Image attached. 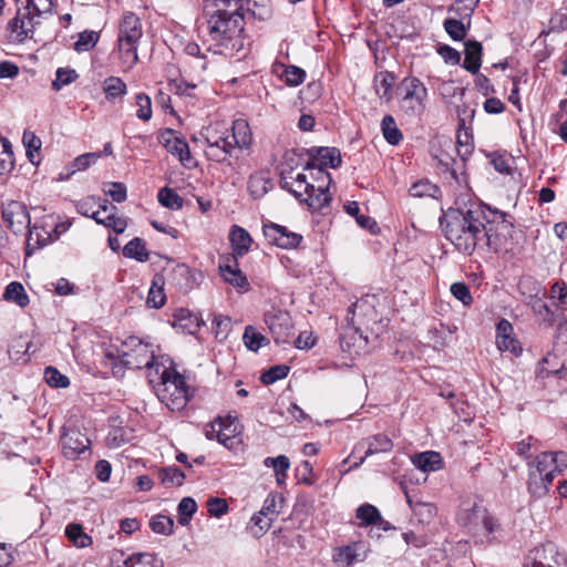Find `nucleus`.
<instances>
[{"instance_id": "2", "label": "nucleus", "mask_w": 567, "mask_h": 567, "mask_svg": "<svg viewBox=\"0 0 567 567\" xmlns=\"http://www.w3.org/2000/svg\"><path fill=\"white\" fill-rule=\"evenodd\" d=\"M445 221L446 238L466 255H472L481 244L496 250L513 228L504 214L495 213L494 219L488 220L480 207L450 210Z\"/></svg>"}, {"instance_id": "34", "label": "nucleus", "mask_w": 567, "mask_h": 567, "mask_svg": "<svg viewBox=\"0 0 567 567\" xmlns=\"http://www.w3.org/2000/svg\"><path fill=\"white\" fill-rule=\"evenodd\" d=\"M381 130L385 141L391 145H398L403 136L392 115H385L381 122Z\"/></svg>"}, {"instance_id": "37", "label": "nucleus", "mask_w": 567, "mask_h": 567, "mask_svg": "<svg viewBox=\"0 0 567 567\" xmlns=\"http://www.w3.org/2000/svg\"><path fill=\"white\" fill-rule=\"evenodd\" d=\"M229 134H231V131L229 132L223 123L212 124L200 131V136L204 138L206 146L216 144L218 147V141Z\"/></svg>"}, {"instance_id": "48", "label": "nucleus", "mask_w": 567, "mask_h": 567, "mask_svg": "<svg viewBox=\"0 0 567 567\" xmlns=\"http://www.w3.org/2000/svg\"><path fill=\"white\" fill-rule=\"evenodd\" d=\"M289 373V367L286 364H278L271 367L269 370L264 372L260 377V380L264 384L269 385L279 380L285 379Z\"/></svg>"}, {"instance_id": "14", "label": "nucleus", "mask_w": 567, "mask_h": 567, "mask_svg": "<svg viewBox=\"0 0 567 567\" xmlns=\"http://www.w3.org/2000/svg\"><path fill=\"white\" fill-rule=\"evenodd\" d=\"M60 444L63 455L69 460H75L89 449L90 440L78 429L63 427Z\"/></svg>"}, {"instance_id": "51", "label": "nucleus", "mask_w": 567, "mask_h": 567, "mask_svg": "<svg viewBox=\"0 0 567 567\" xmlns=\"http://www.w3.org/2000/svg\"><path fill=\"white\" fill-rule=\"evenodd\" d=\"M231 329V320L229 317L215 315L213 318V331L219 340H225Z\"/></svg>"}, {"instance_id": "42", "label": "nucleus", "mask_w": 567, "mask_h": 567, "mask_svg": "<svg viewBox=\"0 0 567 567\" xmlns=\"http://www.w3.org/2000/svg\"><path fill=\"white\" fill-rule=\"evenodd\" d=\"M197 511V504L192 497H184L179 502L177 506L178 512V523L182 526H186L189 524L192 516Z\"/></svg>"}, {"instance_id": "60", "label": "nucleus", "mask_w": 567, "mask_h": 567, "mask_svg": "<svg viewBox=\"0 0 567 567\" xmlns=\"http://www.w3.org/2000/svg\"><path fill=\"white\" fill-rule=\"evenodd\" d=\"M103 190L116 203H123L126 199V186L123 183H107Z\"/></svg>"}, {"instance_id": "46", "label": "nucleus", "mask_w": 567, "mask_h": 567, "mask_svg": "<svg viewBox=\"0 0 567 567\" xmlns=\"http://www.w3.org/2000/svg\"><path fill=\"white\" fill-rule=\"evenodd\" d=\"M100 39V34L95 31L85 30L79 34L73 48L76 52H85L93 49Z\"/></svg>"}, {"instance_id": "58", "label": "nucleus", "mask_w": 567, "mask_h": 567, "mask_svg": "<svg viewBox=\"0 0 567 567\" xmlns=\"http://www.w3.org/2000/svg\"><path fill=\"white\" fill-rule=\"evenodd\" d=\"M137 105L136 116L140 120L148 121L152 117V103L148 95L138 93L135 97Z\"/></svg>"}, {"instance_id": "50", "label": "nucleus", "mask_w": 567, "mask_h": 567, "mask_svg": "<svg viewBox=\"0 0 567 567\" xmlns=\"http://www.w3.org/2000/svg\"><path fill=\"white\" fill-rule=\"evenodd\" d=\"M150 526L154 533L169 535L173 533L174 520L166 515L152 517Z\"/></svg>"}, {"instance_id": "49", "label": "nucleus", "mask_w": 567, "mask_h": 567, "mask_svg": "<svg viewBox=\"0 0 567 567\" xmlns=\"http://www.w3.org/2000/svg\"><path fill=\"white\" fill-rule=\"evenodd\" d=\"M550 299L555 300L557 308L567 310V284L565 281H556L551 286Z\"/></svg>"}, {"instance_id": "57", "label": "nucleus", "mask_w": 567, "mask_h": 567, "mask_svg": "<svg viewBox=\"0 0 567 567\" xmlns=\"http://www.w3.org/2000/svg\"><path fill=\"white\" fill-rule=\"evenodd\" d=\"M165 293L162 286H158L157 281L154 280L150 288L146 303L151 308L158 309L165 303Z\"/></svg>"}, {"instance_id": "55", "label": "nucleus", "mask_w": 567, "mask_h": 567, "mask_svg": "<svg viewBox=\"0 0 567 567\" xmlns=\"http://www.w3.org/2000/svg\"><path fill=\"white\" fill-rule=\"evenodd\" d=\"M433 159L437 162V165L445 172H450L451 175L456 178V168L457 164L456 159L449 154L446 151L442 150L440 153L433 154Z\"/></svg>"}, {"instance_id": "30", "label": "nucleus", "mask_w": 567, "mask_h": 567, "mask_svg": "<svg viewBox=\"0 0 567 567\" xmlns=\"http://www.w3.org/2000/svg\"><path fill=\"white\" fill-rule=\"evenodd\" d=\"M105 365H110L113 374L123 375L124 367L122 365V343L120 346L111 344L104 350Z\"/></svg>"}, {"instance_id": "40", "label": "nucleus", "mask_w": 567, "mask_h": 567, "mask_svg": "<svg viewBox=\"0 0 567 567\" xmlns=\"http://www.w3.org/2000/svg\"><path fill=\"white\" fill-rule=\"evenodd\" d=\"M159 204L169 209H181L183 207V198L172 188L164 187L157 194Z\"/></svg>"}, {"instance_id": "59", "label": "nucleus", "mask_w": 567, "mask_h": 567, "mask_svg": "<svg viewBox=\"0 0 567 567\" xmlns=\"http://www.w3.org/2000/svg\"><path fill=\"white\" fill-rule=\"evenodd\" d=\"M76 78L78 74L74 70L60 68L56 71L55 80L52 82V87L59 91L62 86L72 83Z\"/></svg>"}, {"instance_id": "23", "label": "nucleus", "mask_w": 567, "mask_h": 567, "mask_svg": "<svg viewBox=\"0 0 567 567\" xmlns=\"http://www.w3.org/2000/svg\"><path fill=\"white\" fill-rule=\"evenodd\" d=\"M229 239L233 248V254L227 255L226 257H235L237 259L248 252L252 243L249 233L237 225L231 227Z\"/></svg>"}, {"instance_id": "45", "label": "nucleus", "mask_w": 567, "mask_h": 567, "mask_svg": "<svg viewBox=\"0 0 567 567\" xmlns=\"http://www.w3.org/2000/svg\"><path fill=\"white\" fill-rule=\"evenodd\" d=\"M13 167V152L11 143L0 137V176Z\"/></svg>"}, {"instance_id": "18", "label": "nucleus", "mask_w": 567, "mask_h": 567, "mask_svg": "<svg viewBox=\"0 0 567 567\" xmlns=\"http://www.w3.org/2000/svg\"><path fill=\"white\" fill-rule=\"evenodd\" d=\"M219 272L224 280L238 289H247V277L239 268L238 259L223 256L219 261Z\"/></svg>"}, {"instance_id": "26", "label": "nucleus", "mask_w": 567, "mask_h": 567, "mask_svg": "<svg viewBox=\"0 0 567 567\" xmlns=\"http://www.w3.org/2000/svg\"><path fill=\"white\" fill-rule=\"evenodd\" d=\"M272 187V182L264 172L252 174L248 181V192L254 198H261Z\"/></svg>"}, {"instance_id": "63", "label": "nucleus", "mask_w": 567, "mask_h": 567, "mask_svg": "<svg viewBox=\"0 0 567 567\" xmlns=\"http://www.w3.org/2000/svg\"><path fill=\"white\" fill-rule=\"evenodd\" d=\"M123 567H153V557L150 554H135L125 559Z\"/></svg>"}, {"instance_id": "24", "label": "nucleus", "mask_w": 567, "mask_h": 567, "mask_svg": "<svg viewBox=\"0 0 567 567\" xmlns=\"http://www.w3.org/2000/svg\"><path fill=\"white\" fill-rule=\"evenodd\" d=\"M482 43L475 40L465 42V59L463 68L472 74H477L482 65Z\"/></svg>"}, {"instance_id": "15", "label": "nucleus", "mask_w": 567, "mask_h": 567, "mask_svg": "<svg viewBox=\"0 0 567 567\" xmlns=\"http://www.w3.org/2000/svg\"><path fill=\"white\" fill-rule=\"evenodd\" d=\"M312 162L307 163L306 169L317 167L318 174L326 175L330 179V175L320 166L337 168L341 165V154L336 147H311L308 151Z\"/></svg>"}, {"instance_id": "4", "label": "nucleus", "mask_w": 567, "mask_h": 567, "mask_svg": "<svg viewBox=\"0 0 567 567\" xmlns=\"http://www.w3.org/2000/svg\"><path fill=\"white\" fill-rule=\"evenodd\" d=\"M143 37L141 19L131 11H125L118 22L117 49L122 63L132 69L138 61L137 47Z\"/></svg>"}, {"instance_id": "47", "label": "nucleus", "mask_w": 567, "mask_h": 567, "mask_svg": "<svg viewBox=\"0 0 567 567\" xmlns=\"http://www.w3.org/2000/svg\"><path fill=\"white\" fill-rule=\"evenodd\" d=\"M104 93L109 100L123 96L126 93V84L120 78L110 76L104 82Z\"/></svg>"}, {"instance_id": "41", "label": "nucleus", "mask_w": 567, "mask_h": 567, "mask_svg": "<svg viewBox=\"0 0 567 567\" xmlns=\"http://www.w3.org/2000/svg\"><path fill=\"white\" fill-rule=\"evenodd\" d=\"M161 483L165 486H181L185 480L184 472L176 466L164 467L158 473Z\"/></svg>"}, {"instance_id": "44", "label": "nucleus", "mask_w": 567, "mask_h": 567, "mask_svg": "<svg viewBox=\"0 0 567 567\" xmlns=\"http://www.w3.org/2000/svg\"><path fill=\"white\" fill-rule=\"evenodd\" d=\"M23 145L27 150V156L32 164H38L35 161V154L39 155L41 150L42 142L41 140L31 131H25L22 136Z\"/></svg>"}, {"instance_id": "11", "label": "nucleus", "mask_w": 567, "mask_h": 567, "mask_svg": "<svg viewBox=\"0 0 567 567\" xmlns=\"http://www.w3.org/2000/svg\"><path fill=\"white\" fill-rule=\"evenodd\" d=\"M405 94L402 99V107L406 114L420 115L425 109L427 90L417 78H406L402 82Z\"/></svg>"}, {"instance_id": "52", "label": "nucleus", "mask_w": 567, "mask_h": 567, "mask_svg": "<svg viewBox=\"0 0 567 567\" xmlns=\"http://www.w3.org/2000/svg\"><path fill=\"white\" fill-rule=\"evenodd\" d=\"M44 379L53 388H66L70 384L69 378L53 367L45 368Z\"/></svg>"}, {"instance_id": "1", "label": "nucleus", "mask_w": 567, "mask_h": 567, "mask_svg": "<svg viewBox=\"0 0 567 567\" xmlns=\"http://www.w3.org/2000/svg\"><path fill=\"white\" fill-rule=\"evenodd\" d=\"M208 16L204 41L208 51L233 56L244 48V19L246 14L265 19L269 13L268 0H205Z\"/></svg>"}, {"instance_id": "21", "label": "nucleus", "mask_w": 567, "mask_h": 567, "mask_svg": "<svg viewBox=\"0 0 567 567\" xmlns=\"http://www.w3.org/2000/svg\"><path fill=\"white\" fill-rule=\"evenodd\" d=\"M406 502L413 512V515L421 524L430 523L436 515V507L432 503L422 502L416 497V494L404 489Z\"/></svg>"}, {"instance_id": "7", "label": "nucleus", "mask_w": 567, "mask_h": 567, "mask_svg": "<svg viewBox=\"0 0 567 567\" xmlns=\"http://www.w3.org/2000/svg\"><path fill=\"white\" fill-rule=\"evenodd\" d=\"M156 395L171 411H181L189 400V389L175 369H163Z\"/></svg>"}, {"instance_id": "54", "label": "nucleus", "mask_w": 567, "mask_h": 567, "mask_svg": "<svg viewBox=\"0 0 567 567\" xmlns=\"http://www.w3.org/2000/svg\"><path fill=\"white\" fill-rule=\"evenodd\" d=\"M444 29L454 41H461L466 37V28L464 23L456 19H446Z\"/></svg>"}, {"instance_id": "64", "label": "nucleus", "mask_w": 567, "mask_h": 567, "mask_svg": "<svg viewBox=\"0 0 567 567\" xmlns=\"http://www.w3.org/2000/svg\"><path fill=\"white\" fill-rule=\"evenodd\" d=\"M207 508H208V513L212 516L220 517L227 513L228 505L225 499L215 497V498L208 499Z\"/></svg>"}, {"instance_id": "3", "label": "nucleus", "mask_w": 567, "mask_h": 567, "mask_svg": "<svg viewBox=\"0 0 567 567\" xmlns=\"http://www.w3.org/2000/svg\"><path fill=\"white\" fill-rule=\"evenodd\" d=\"M457 522L472 534L475 544L487 545L496 539L498 524L481 504H464L457 514Z\"/></svg>"}, {"instance_id": "27", "label": "nucleus", "mask_w": 567, "mask_h": 567, "mask_svg": "<svg viewBox=\"0 0 567 567\" xmlns=\"http://www.w3.org/2000/svg\"><path fill=\"white\" fill-rule=\"evenodd\" d=\"M331 197L328 193V187H323L319 185L316 187L313 185V190H309L308 195L305 197V203L312 210H320L329 205Z\"/></svg>"}, {"instance_id": "25", "label": "nucleus", "mask_w": 567, "mask_h": 567, "mask_svg": "<svg viewBox=\"0 0 567 567\" xmlns=\"http://www.w3.org/2000/svg\"><path fill=\"white\" fill-rule=\"evenodd\" d=\"M292 179V168L289 171L281 172L280 185L284 189L293 194V196L300 202L305 200V197L308 195L309 190H313L312 184H301L290 181Z\"/></svg>"}, {"instance_id": "29", "label": "nucleus", "mask_w": 567, "mask_h": 567, "mask_svg": "<svg viewBox=\"0 0 567 567\" xmlns=\"http://www.w3.org/2000/svg\"><path fill=\"white\" fill-rule=\"evenodd\" d=\"M123 255L141 262H145L150 259V254L145 247V243L140 237L133 238L124 246Z\"/></svg>"}, {"instance_id": "53", "label": "nucleus", "mask_w": 567, "mask_h": 567, "mask_svg": "<svg viewBox=\"0 0 567 567\" xmlns=\"http://www.w3.org/2000/svg\"><path fill=\"white\" fill-rule=\"evenodd\" d=\"M219 427L221 430L219 443L228 447L229 442H231L237 434V426L228 417H219Z\"/></svg>"}, {"instance_id": "22", "label": "nucleus", "mask_w": 567, "mask_h": 567, "mask_svg": "<svg viewBox=\"0 0 567 567\" xmlns=\"http://www.w3.org/2000/svg\"><path fill=\"white\" fill-rule=\"evenodd\" d=\"M163 144L167 152L177 156L183 165L186 166L190 161L188 144L184 140L175 136L172 130H167V132L163 134Z\"/></svg>"}, {"instance_id": "19", "label": "nucleus", "mask_w": 567, "mask_h": 567, "mask_svg": "<svg viewBox=\"0 0 567 567\" xmlns=\"http://www.w3.org/2000/svg\"><path fill=\"white\" fill-rule=\"evenodd\" d=\"M367 343V337H364L355 327L348 326L341 332V348L349 354H359L363 349H365Z\"/></svg>"}, {"instance_id": "8", "label": "nucleus", "mask_w": 567, "mask_h": 567, "mask_svg": "<svg viewBox=\"0 0 567 567\" xmlns=\"http://www.w3.org/2000/svg\"><path fill=\"white\" fill-rule=\"evenodd\" d=\"M2 219L7 227L16 235H21L28 231V246L31 245V241L35 236V244L41 247L44 246L48 237L40 238L37 233L38 227L34 225L32 228L30 226V215L28 213L27 206L18 200H10L7 204L2 205Z\"/></svg>"}, {"instance_id": "36", "label": "nucleus", "mask_w": 567, "mask_h": 567, "mask_svg": "<svg viewBox=\"0 0 567 567\" xmlns=\"http://www.w3.org/2000/svg\"><path fill=\"white\" fill-rule=\"evenodd\" d=\"M265 466L272 467L276 475V481L278 484H282L287 476V471L290 467V461L285 455H279L277 457H266L264 461Z\"/></svg>"}, {"instance_id": "20", "label": "nucleus", "mask_w": 567, "mask_h": 567, "mask_svg": "<svg viewBox=\"0 0 567 567\" xmlns=\"http://www.w3.org/2000/svg\"><path fill=\"white\" fill-rule=\"evenodd\" d=\"M109 208L117 210L116 206L109 204L106 199L94 196L85 197L76 204L78 213L94 220L97 219V216L107 213Z\"/></svg>"}, {"instance_id": "28", "label": "nucleus", "mask_w": 567, "mask_h": 567, "mask_svg": "<svg viewBox=\"0 0 567 567\" xmlns=\"http://www.w3.org/2000/svg\"><path fill=\"white\" fill-rule=\"evenodd\" d=\"M65 536L78 548H86L92 545V537L78 523H71L65 527Z\"/></svg>"}, {"instance_id": "38", "label": "nucleus", "mask_w": 567, "mask_h": 567, "mask_svg": "<svg viewBox=\"0 0 567 567\" xmlns=\"http://www.w3.org/2000/svg\"><path fill=\"white\" fill-rule=\"evenodd\" d=\"M440 462V454L432 451L420 453L413 458V464L423 472L436 471Z\"/></svg>"}, {"instance_id": "35", "label": "nucleus", "mask_w": 567, "mask_h": 567, "mask_svg": "<svg viewBox=\"0 0 567 567\" xmlns=\"http://www.w3.org/2000/svg\"><path fill=\"white\" fill-rule=\"evenodd\" d=\"M355 516L361 520V526L379 525L382 516L379 509L371 504H363L357 508Z\"/></svg>"}, {"instance_id": "5", "label": "nucleus", "mask_w": 567, "mask_h": 567, "mask_svg": "<svg viewBox=\"0 0 567 567\" xmlns=\"http://www.w3.org/2000/svg\"><path fill=\"white\" fill-rule=\"evenodd\" d=\"M567 467V453L543 452L537 456L536 470L529 473V492L542 496L547 493L556 474Z\"/></svg>"}, {"instance_id": "33", "label": "nucleus", "mask_w": 567, "mask_h": 567, "mask_svg": "<svg viewBox=\"0 0 567 567\" xmlns=\"http://www.w3.org/2000/svg\"><path fill=\"white\" fill-rule=\"evenodd\" d=\"M3 297L6 300L14 302L21 308L28 306L29 303V297L25 292V289L18 281H12L7 286Z\"/></svg>"}, {"instance_id": "6", "label": "nucleus", "mask_w": 567, "mask_h": 567, "mask_svg": "<svg viewBox=\"0 0 567 567\" xmlns=\"http://www.w3.org/2000/svg\"><path fill=\"white\" fill-rule=\"evenodd\" d=\"M252 136L249 124L244 118H237L233 122L231 134L225 135L216 144H210L205 148V155L209 161L225 163L231 156L235 148L244 150L251 145Z\"/></svg>"}, {"instance_id": "12", "label": "nucleus", "mask_w": 567, "mask_h": 567, "mask_svg": "<svg viewBox=\"0 0 567 567\" xmlns=\"http://www.w3.org/2000/svg\"><path fill=\"white\" fill-rule=\"evenodd\" d=\"M262 233L270 244L281 249L297 248L302 241L300 234L291 231L286 226L272 221L264 224Z\"/></svg>"}, {"instance_id": "62", "label": "nucleus", "mask_w": 567, "mask_h": 567, "mask_svg": "<svg viewBox=\"0 0 567 567\" xmlns=\"http://www.w3.org/2000/svg\"><path fill=\"white\" fill-rule=\"evenodd\" d=\"M52 0H27L24 10L30 11L35 17L49 13L52 10Z\"/></svg>"}, {"instance_id": "32", "label": "nucleus", "mask_w": 567, "mask_h": 567, "mask_svg": "<svg viewBox=\"0 0 567 567\" xmlns=\"http://www.w3.org/2000/svg\"><path fill=\"white\" fill-rule=\"evenodd\" d=\"M115 212L116 210L109 208L107 213L97 216L95 221L100 225L111 228L116 234H123L127 227V221L123 217H117Z\"/></svg>"}, {"instance_id": "39", "label": "nucleus", "mask_w": 567, "mask_h": 567, "mask_svg": "<svg viewBox=\"0 0 567 567\" xmlns=\"http://www.w3.org/2000/svg\"><path fill=\"white\" fill-rule=\"evenodd\" d=\"M243 341L246 348L250 351L257 352L262 346L266 344V338L252 326H247L243 334Z\"/></svg>"}, {"instance_id": "43", "label": "nucleus", "mask_w": 567, "mask_h": 567, "mask_svg": "<svg viewBox=\"0 0 567 567\" xmlns=\"http://www.w3.org/2000/svg\"><path fill=\"white\" fill-rule=\"evenodd\" d=\"M280 68L282 69L280 78L287 85L298 86L305 81L306 72L301 68L295 65H281Z\"/></svg>"}, {"instance_id": "56", "label": "nucleus", "mask_w": 567, "mask_h": 567, "mask_svg": "<svg viewBox=\"0 0 567 567\" xmlns=\"http://www.w3.org/2000/svg\"><path fill=\"white\" fill-rule=\"evenodd\" d=\"M101 157V153H85L78 156L71 164V174L84 171Z\"/></svg>"}, {"instance_id": "13", "label": "nucleus", "mask_w": 567, "mask_h": 567, "mask_svg": "<svg viewBox=\"0 0 567 567\" xmlns=\"http://www.w3.org/2000/svg\"><path fill=\"white\" fill-rule=\"evenodd\" d=\"M265 322L276 343H289L293 323L288 312L281 310L267 312Z\"/></svg>"}, {"instance_id": "61", "label": "nucleus", "mask_w": 567, "mask_h": 567, "mask_svg": "<svg viewBox=\"0 0 567 567\" xmlns=\"http://www.w3.org/2000/svg\"><path fill=\"white\" fill-rule=\"evenodd\" d=\"M450 290L453 297L460 300L464 306H470L473 302L470 288L464 282H454Z\"/></svg>"}, {"instance_id": "16", "label": "nucleus", "mask_w": 567, "mask_h": 567, "mask_svg": "<svg viewBox=\"0 0 567 567\" xmlns=\"http://www.w3.org/2000/svg\"><path fill=\"white\" fill-rule=\"evenodd\" d=\"M392 441L384 434H377L364 439L358 442L353 449L352 455L361 453L363 454V456L359 458V462H357L354 466L362 464L368 456L377 453L389 452L392 450Z\"/></svg>"}, {"instance_id": "10", "label": "nucleus", "mask_w": 567, "mask_h": 567, "mask_svg": "<svg viewBox=\"0 0 567 567\" xmlns=\"http://www.w3.org/2000/svg\"><path fill=\"white\" fill-rule=\"evenodd\" d=\"M525 567H566V559L558 547L548 542L529 551Z\"/></svg>"}, {"instance_id": "9", "label": "nucleus", "mask_w": 567, "mask_h": 567, "mask_svg": "<svg viewBox=\"0 0 567 567\" xmlns=\"http://www.w3.org/2000/svg\"><path fill=\"white\" fill-rule=\"evenodd\" d=\"M152 344L131 336L122 341V365L124 369H151L154 367Z\"/></svg>"}, {"instance_id": "17", "label": "nucleus", "mask_w": 567, "mask_h": 567, "mask_svg": "<svg viewBox=\"0 0 567 567\" xmlns=\"http://www.w3.org/2000/svg\"><path fill=\"white\" fill-rule=\"evenodd\" d=\"M34 18L37 17L30 11L25 10V12L21 13L19 10L17 17L8 23V29L11 32V39L22 42L25 39L31 38L34 25L38 23L34 21Z\"/></svg>"}, {"instance_id": "31", "label": "nucleus", "mask_w": 567, "mask_h": 567, "mask_svg": "<svg viewBox=\"0 0 567 567\" xmlns=\"http://www.w3.org/2000/svg\"><path fill=\"white\" fill-rule=\"evenodd\" d=\"M538 291L535 295L529 296L528 305L533 309L534 313L545 323L551 326L554 323V312L547 306V303L539 297Z\"/></svg>"}]
</instances>
